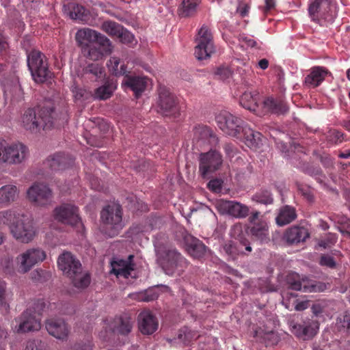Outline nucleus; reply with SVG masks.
Returning <instances> with one entry per match:
<instances>
[{
  "mask_svg": "<svg viewBox=\"0 0 350 350\" xmlns=\"http://www.w3.org/2000/svg\"><path fill=\"white\" fill-rule=\"evenodd\" d=\"M73 350H92L90 343L88 344H77L74 346Z\"/></svg>",
  "mask_w": 350,
  "mask_h": 350,
  "instance_id": "774afa93",
  "label": "nucleus"
},
{
  "mask_svg": "<svg viewBox=\"0 0 350 350\" xmlns=\"http://www.w3.org/2000/svg\"><path fill=\"white\" fill-rule=\"evenodd\" d=\"M72 163V158L61 152L49 156L44 162L46 166L55 171L65 170Z\"/></svg>",
  "mask_w": 350,
  "mask_h": 350,
  "instance_id": "b1692460",
  "label": "nucleus"
},
{
  "mask_svg": "<svg viewBox=\"0 0 350 350\" xmlns=\"http://www.w3.org/2000/svg\"><path fill=\"white\" fill-rule=\"evenodd\" d=\"M83 51L87 52L86 57L94 61L99 60L103 57V53L94 44L87 46Z\"/></svg>",
  "mask_w": 350,
  "mask_h": 350,
  "instance_id": "de8ad7c7",
  "label": "nucleus"
},
{
  "mask_svg": "<svg viewBox=\"0 0 350 350\" xmlns=\"http://www.w3.org/2000/svg\"><path fill=\"white\" fill-rule=\"evenodd\" d=\"M123 27L114 21H105L102 25V29L108 35L117 37L122 31Z\"/></svg>",
  "mask_w": 350,
  "mask_h": 350,
  "instance_id": "37998d69",
  "label": "nucleus"
},
{
  "mask_svg": "<svg viewBox=\"0 0 350 350\" xmlns=\"http://www.w3.org/2000/svg\"><path fill=\"white\" fill-rule=\"evenodd\" d=\"M46 258V252L39 247H32L18 255L15 262L18 271L26 273L36 264L44 261Z\"/></svg>",
  "mask_w": 350,
  "mask_h": 350,
  "instance_id": "1a4fd4ad",
  "label": "nucleus"
},
{
  "mask_svg": "<svg viewBox=\"0 0 350 350\" xmlns=\"http://www.w3.org/2000/svg\"><path fill=\"white\" fill-rule=\"evenodd\" d=\"M200 0H183L178 8L179 15L181 16H189L195 13L196 8Z\"/></svg>",
  "mask_w": 350,
  "mask_h": 350,
  "instance_id": "58836bf2",
  "label": "nucleus"
},
{
  "mask_svg": "<svg viewBox=\"0 0 350 350\" xmlns=\"http://www.w3.org/2000/svg\"><path fill=\"white\" fill-rule=\"evenodd\" d=\"M27 197L36 206H45L51 204L53 193L46 185L34 183L27 190Z\"/></svg>",
  "mask_w": 350,
  "mask_h": 350,
  "instance_id": "ddd939ff",
  "label": "nucleus"
},
{
  "mask_svg": "<svg viewBox=\"0 0 350 350\" xmlns=\"http://www.w3.org/2000/svg\"><path fill=\"white\" fill-rule=\"evenodd\" d=\"M286 283L288 287L294 291H302L304 292L314 291L315 286L308 285V280L300 278V275L296 273H288L286 276Z\"/></svg>",
  "mask_w": 350,
  "mask_h": 350,
  "instance_id": "cd10ccee",
  "label": "nucleus"
},
{
  "mask_svg": "<svg viewBox=\"0 0 350 350\" xmlns=\"http://www.w3.org/2000/svg\"><path fill=\"white\" fill-rule=\"evenodd\" d=\"M241 133H243V137L247 146L256 148L261 144L262 135L260 133L255 131L246 126H243Z\"/></svg>",
  "mask_w": 350,
  "mask_h": 350,
  "instance_id": "72a5a7b5",
  "label": "nucleus"
},
{
  "mask_svg": "<svg viewBox=\"0 0 350 350\" xmlns=\"http://www.w3.org/2000/svg\"><path fill=\"white\" fill-rule=\"evenodd\" d=\"M309 237L310 233L306 228L294 226L285 230L283 239L288 245H294L304 242Z\"/></svg>",
  "mask_w": 350,
  "mask_h": 350,
  "instance_id": "412c9836",
  "label": "nucleus"
},
{
  "mask_svg": "<svg viewBox=\"0 0 350 350\" xmlns=\"http://www.w3.org/2000/svg\"><path fill=\"white\" fill-rule=\"evenodd\" d=\"M237 243L232 241H228L223 245L224 252L232 258H235L237 255L243 253V250L241 247L242 245H237Z\"/></svg>",
  "mask_w": 350,
  "mask_h": 350,
  "instance_id": "c03bdc74",
  "label": "nucleus"
},
{
  "mask_svg": "<svg viewBox=\"0 0 350 350\" xmlns=\"http://www.w3.org/2000/svg\"><path fill=\"white\" fill-rule=\"evenodd\" d=\"M133 257H134L133 255H129L126 260L121 259V260H118L117 261H113L111 263V266H112L111 272L115 274L117 273V270L119 268L124 269V267H126V266L129 265V263H132Z\"/></svg>",
  "mask_w": 350,
  "mask_h": 350,
  "instance_id": "3c124183",
  "label": "nucleus"
},
{
  "mask_svg": "<svg viewBox=\"0 0 350 350\" xmlns=\"http://www.w3.org/2000/svg\"><path fill=\"white\" fill-rule=\"evenodd\" d=\"M98 33L91 29L79 30L76 33V40L81 44L88 45V43L95 42L98 38Z\"/></svg>",
  "mask_w": 350,
  "mask_h": 350,
  "instance_id": "4c0bfd02",
  "label": "nucleus"
},
{
  "mask_svg": "<svg viewBox=\"0 0 350 350\" xmlns=\"http://www.w3.org/2000/svg\"><path fill=\"white\" fill-rule=\"evenodd\" d=\"M230 236L232 238L237 240L239 245L245 247V250L247 252L252 251V247L250 245L249 241L245 238V235L243 230V227L241 224H234L230 229Z\"/></svg>",
  "mask_w": 350,
  "mask_h": 350,
  "instance_id": "c9c22d12",
  "label": "nucleus"
},
{
  "mask_svg": "<svg viewBox=\"0 0 350 350\" xmlns=\"http://www.w3.org/2000/svg\"><path fill=\"white\" fill-rule=\"evenodd\" d=\"M308 12L311 21L320 25L333 23L338 15L335 0H310Z\"/></svg>",
  "mask_w": 350,
  "mask_h": 350,
  "instance_id": "39448f33",
  "label": "nucleus"
},
{
  "mask_svg": "<svg viewBox=\"0 0 350 350\" xmlns=\"http://www.w3.org/2000/svg\"><path fill=\"white\" fill-rule=\"evenodd\" d=\"M319 265L330 269H334L336 267V262L334 257L328 254L321 255L319 260Z\"/></svg>",
  "mask_w": 350,
  "mask_h": 350,
  "instance_id": "603ef678",
  "label": "nucleus"
},
{
  "mask_svg": "<svg viewBox=\"0 0 350 350\" xmlns=\"http://www.w3.org/2000/svg\"><path fill=\"white\" fill-rule=\"evenodd\" d=\"M45 56L41 52L33 50L27 55V66L36 83H44L51 77Z\"/></svg>",
  "mask_w": 350,
  "mask_h": 350,
  "instance_id": "423d86ee",
  "label": "nucleus"
},
{
  "mask_svg": "<svg viewBox=\"0 0 350 350\" xmlns=\"http://www.w3.org/2000/svg\"><path fill=\"white\" fill-rule=\"evenodd\" d=\"M18 189L14 185H5L0 187V204L8 206L17 198Z\"/></svg>",
  "mask_w": 350,
  "mask_h": 350,
  "instance_id": "2f4dec72",
  "label": "nucleus"
},
{
  "mask_svg": "<svg viewBox=\"0 0 350 350\" xmlns=\"http://www.w3.org/2000/svg\"><path fill=\"white\" fill-rule=\"evenodd\" d=\"M342 327H346L348 330H350V312H347L342 317Z\"/></svg>",
  "mask_w": 350,
  "mask_h": 350,
  "instance_id": "338daca9",
  "label": "nucleus"
},
{
  "mask_svg": "<svg viewBox=\"0 0 350 350\" xmlns=\"http://www.w3.org/2000/svg\"><path fill=\"white\" fill-rule=\"evenodd\" d=\"M57 265L59 269L71 279L75 287L83 288L90 284V275L82 274L81 262L70 252H65L62 254L57 259Z\"/></svg>",
  "mask_w": 350,
  "mask_h": 350,
  "instance_id": "7ed1b4c3",
  "label": "nucleus"
},
{
  "mask_svg": "<svg viewBox=\"0 0 350 350\" xmlns=\"http://www.w3.org/2000/svg\"><path fill=\"white\" fill-rule=\"evenodd\" d=\"M64 10L70 18L82 23L90 20L89 11L83 5L75 3H70L64 5Z\"/></svg>",
  "mask_w": 350,
  "mask_h": 350,
  "instance_id": "a878e982",
  "label": "nucleus"
},
{
  "mask_svg": "<svg viewBox=\"0 0 350 350\" xmlns=\"http://www.w3.org/2000/svg\"><path fill=\"white\" fill-rule=\"evenodd\" d=\"M265 5L262 8L265 14H267L269 11L273 10L275 6V0H265Z\"/></svg>",
  "mask_w": 350,
  "mask_h": 350,
  "instance_id": "e2e57ef3",
  "label": "nucleus"
},
{
  "mask_svg": "<svg viewBox=\"0 0 350 350\" xmlns=\"http://www.w3.org/2000/svg\"><path fill=\"white\" fill-rule=\"evenodd\" d=\"M14 320L16 324L13 330L17 334L36 332L41 328L40 319L32 313L31 308L27 309Z\"/></svg>",
  "mask_w": 350,
  "mask_h": 350,
  "instance_id": "f8f14e48",
  "label": "nucleus"
},
{
  "mask_svg": "<svg viewBox=\"0 0 350 350\" xmlns=\"http://www.w3.org/2000/svg\"><path fill=\"white\" fill-rule=\"evenodd\" d=\"M138 324L139 329L143 334H152L158 328L157 318L149 311H144L139 314Z\"/></svg>",
  "mask_w": 350,
  "mask_h": 350,
  "instance_id": "5701e85b",
  "label": "nucleus"
},
{
  "mask_svg": "<svg viewBox=\"0 0 350 350\" xmlns=\"http://www.w3.org/2000/svg\"><path fill=\"white\" fill-rule=\"evenodd\" d=\"M46 307V303L43 299H38L36 300L32 306V313L36 315H40L42 312L44 310V308Z\"/></svg>",
  "mask_w": 350,
  "mask_h": 350,
  "instance_id": "5fc2aeb1",
  "label": "nucleus"
},
{
  "mask_svg": "<svg viewBox=\"0 0 350 350\" xmlns=\"http://www.w3.org/2000/svg\"><path fill=\"white\" fill-rule=\"evenodd\" d=\"M218 127L226 135L241 138V130L243 127V120L227 111H221L215 116Z\"/></svg>",
  "mask_w": 350,
  "mask_h": 350,
  "instance_id": "6e6552de",
  "label": "nucleus"
},
{
  "mask_svg": "<svg viewBox=\"0 0 350 350\" xmlns=\"http://www.w3.org/2000/svg\"><path fill=\"white\" fill-rule=\"evenodd\" d=\"M216 208L221 214L235 218H245L250 213L249 206L236 201L219 200L216 203Z\"/></svg>",
  "mask_w": 350,
  "mask_h": 350,
  "instance_id": "dca6fc26",
  "label": "nucleus"
},
{
  "mask_svg": "<svg viewBox=\"0 0 350 350\" xmlns=\"http://www.w3.org/2000/svg\"><path fill=\"white\" fill-rule=\"evenodd\" d=\"M95 42H97L100 46H103V50L106 53H111L113 49L111 42L104 35L98 33V38L96 39Z\"/></svg>",
  "mask_w": 350,
  "mask_h": 350,
  "instance_id": "8fccbe9b",
  "label": "nucleus"
},
{
  "mask_svg": "<svg viewBox=\"0 0 350 350\" xmlns=\"http://www.w3.org/2000/svg\"><path fill=\"white\" fill-rule=\"evenodd\" d=\"M208 189L213 192H219L222 187V181L219 179H213L208 183Z\"/></svg>",
  "mask_w": 350,
  "mask_h": 350,
  "instance_id": "4d7b16f0",
  "label": "nucleus"
},
{
  "mask_svg": "<svg viewBox=\"0 0 350 350\" xmlns=\"http://www.w3.org/2000/svg\"><path fill=\"white\" fill-rule=\"evenodd\" d=\"M331 72L325 67L314 66L310 68L309 74L305 77L304 83L309 88H317Z\"/></svg>",
  "mask_w": 350,
  "mask_h": 350,
  "instance_id": "4be33fe9",
  "label": "nucleus"
},
{
  "mask_svg": "<svg viewBox=\"0 0 350 350\" xmlns=\"http://www.w3.org/2000/svg\"><path fill=\"white\" fill-rule=\"evenodd\" d=\"M67 111L61 112L59 117L54 111L51 103H46L38 109L29 108L25 111L21 118V125L27 131L37 133L42 129L52 127L57 122V118L62 121H67Z\"/></svg>",
  "mask_w": 350,
  "mask_h": 350,
  "instance_id": "f257e3e1",
  "label": "nucleus"
},
{
  "mask_svg": "<svg viewBox=\"0 0 350 350\" xmlns=\"http://www.w3.org/2000/svg\"><path fill=\"white\" fill-rule=\"evenodd\" d=\"M252 200L256 203L268 205L273 202V198L269 191L262 189L254 194L252 197Z\"/></svg>",
  "mask_w": 350,
  "mask_h": 350,
  "instance_id": "79ce46f5",
  "label": "nucleus"
},
{
  "mask_svg": "<svg viewBox=\"0 0 350 350\" xmlns=\"http://www.w3.org/2000/svg\"><path fill=\"white\" fill-rule=\"evenodd\" d=\"M216 75H217L220 79L224 80L231 76V71L228 68H219L216 72Z\"/></svg>",
  "mask_w": 350,
  "mask_h": 350,
  "instance_id": "052dcab7",
  "label": "nucleus"
},
{
  "mask_svg": "<svg viewBox=\"0 0 350 350\" xmlns=\"http://www.w3.org/2000/svg\"><path fill=\"white\" fill-rule=\"evenodd\" d=\"M129 72L124 76L122 86L131 90L136 98L141 96L147 86L148 78L141 76L129 75Z\"/></svg>",
  "mask_w": 350,
  "mask_h": 350,
  "instance_id": "6ab92c4d",
  "label": "nucleus"
},
{
  "mask_svg": "<svg viewBox=\"0 0 350 350\" xmlns=\"http://www.w3.org/2000/svg\"><path fill=\"white\" fill-rule=\"evenodd\" d=\"M27 155V148L22 144L5 146V163L17 164L23 162Z\"/></svg>",
  "mask_w": 350,
  "mask_h": 350,
  "instance_id": "aec40b11",
  "label": "nucleus"
},
{
  "mask_svg": "<svg viewBox=\"0 0 350 350\" xmlns=\"http://www.w3.org/2000/svg\"><path fill=\"white\" fill-rule=\"evenodd\" d=\"M265 112L281 115L288 112L289 108L285 100L282 98L268 97L262 102Z\"/></svg>",
  "mask_w": 350,
  "mask_h": 350,
  "instance_id": "393cba45",
  "label": "nucleus"
},
{
  "mask_svg": "<svg viewBox=\"0 0 350 350\" xmlns=\"http://www.w3.org/2000/svg\"><path fill=\"white\" fill-rule=\"evenodd\" d=\"M291 332L298 338L308 340L313 338L319 330V323L317 321L308 319L303 324L291 323Z\"/></svg>",
  "mask_w": 350,
  "mask_h": 350,
  "instance_id": "f3484780",
  "label": "nucleus"
},
{
  "mask_svg": "<svg viewBox=\"0 0 350 350\" xmlns=\"http://www.w3.org/2000/svg\"><path fill=\"white\" fill-rule=\"evenodd\" d=\"M329 137L335 144L340 143L343 139V133L337 130L331 131Z\"/></svg>",
  "mask_w": 350,
  "mask_h": 350,
  "instance_id": "13d9d810",
  "label": "nucleus"
},
{
  "mask_svg": "<svg viewBox=\"0 0 350 350\" xmlns=\"http://www.w3.org/2000/svg\"><path fill=\"white\" fill-rule=\"evenodd\" d=\"M116 89V83L111 80H107L104 85L95 90L94 97L99 100H107L112 96Z\"/></svg>",
  "mask_w": 350,
  "mask_h": 350,
  "instance_id": "f704fd0d",
  "label": "nucleus"
},
{
  "mask_svg": "<svg viewBox=\"0 0 350 350\" xmlns=\"http://www.w3.org/2000/svg\"><path fill=\"white\" fill-rule=\"evenodd\" d=\"M157 107L158 112L165 116L176 117L180 111L177 98L164 86H161L159 89Z\"/></svg>",
  "mask_w": 350,
  "mask_h": 350,
  "instance_id": "9b49d317",
  "label": "nucleus"
},
{
  "mask_svg": "<svg viewBox=\"0 0 350 350\" xmlns=\"http://www.w3.org/2000/svg\"><path fill=\"white\" fill-rule=\"evenodd\" d=\"M7 284L5 282L0 280V309L5 312L10 310V304L7 299Z\"/></svg>",
  "mask_w": 350,
  "mask_h": 350,
  "instance_id": "a18cd8bd",
  "label": "nucleus"
},
{
  "mask_svg": "<svg viewBox=\"0 0 350 350\" xmlns=\"http://www.w3.org/2000/svg\"><path fill=\"white\" fill-rule=\"evenodd\" d=\"M53 216L57 221L64 224L72 226L81 224L79 209L73 204H63L56 207L53 211Z\"/></svg>",
  "mask_w": 350,
  "mask_h": 350,
  "instance_id": "4468645a",
  "label": "nucleus"
},
{
  "mask_svg": "<svg viewBox=\"0 0 350 350\" xmlns=\"http://www.w3.org/2000/svg\"><path fill=\"white\" fill-rule=\"evenodd\" d=\"M249 10L250 5L247 3L241 1L239 2L237 6V12L239 13L242 17H244L247 15Z\"/></svg>",
  "mask_w": 350,
  "mask_h": 350,
  "instance_id": "bf43d9fd",
  "label": "nucleus"
},
{
  "mask_svg": "<svg viewBox=\"0 0 350 350\" xmlns=\"http://www.w3.org/2000/svg\"><path fill=\"white\" fill-rule=\"evenodd\" d=\"M134 268L135 264L133 262L129 263V265L124 269L119 268L115 275L118 277L121 276L124 278H128L131 275V271L134 270Z\"/></svg>",
  "mask_w": 350,
  "mask_h": 350,
  "instance_id": "6e6d98bb",
  "label": "nucleus"
},
{
  "mask_svg": "<svg viewBox=\"0 0 350 350\" xmlns=\"http://www.w3.org/2000/svg\"><path fill=\"white\" fill-rule=\"evenodd\" d=\"M297 217L295 208L289 205L282 206L278 210L275 222L279 226H286L296 219Z\"/></svg>",
  "mask_w": 350,
  "mask_h": 350,
  "instance_id": "7c9ffc66",
  "label": "nucleus"
},
{
  "mask_svg": "<svg viewBox=\"0 0 350 350\" xmlns=\"http://www.w3.org/2000/svg\"><path fill=\"white\" fill-rule=\"evenodd\" d=\"M185 241L189 254L195 258H202L206 252V245L199 239L191 235L185 237Z\"/></svg>",
  "mask_w": 350,
  "mask_h": 350,
  "instance_id": "c85d7f7f",
  "label": "nucleus"
},
{
  "mask_svg": "<svg viewBox=\"0 0 350 350\" xmlns=\"http://www.w3.org/2000/svg\"><path fill=\"white\" fill-rule=\"evenodd\" d=\"M5 142H0V164L5 163Z\"/></svg>",
  "mask_w": 350,
  "mask_h": 350,
  "instance_id": "0e129e2a",
  "label": "nucleus"
},
{
  "mask_svg": "<svg viewBox=\"0 0 350 350\" xmlns=\"http://www.w3.org/2000/svg\"><path fill=\"white\" fill-rule=\"evenodd\" d=\"M156 256L158 265L169 275H180L188 266L187 259L176 249L163 250L157 247Z\"/></svg>",
  "mask_w": 350,
  "mask_h": 350,
  "instance_id": "20e7f679",
  "label": "nucleus"
},
{
  "mask_svg": "<svg viewBox=\"0 0 350 350\" xmlns=\"http://www.w3.org/2000/svg\"><path fill=\"white\" fill-rule=\"evenodd\" d=\"M259 100V94L258 93L245 92L240 98V104L247 110L257 113L258 112Z\"/></svg>",
  "mask_w": 350,
  "mask_h": 350,
  "instance_id": "473e14b6",
  "label": "nucleus"
},
{
  "mask_svg": "<svg viewBox=\"0 0 350 350\" xmlns=\"http://www.w3.org/2000/svg\"><path fill=\"white\" fill-rule=\"evenodd\" d=\"M118 38L124 44H131L134 41V36L124 28H122Z\"/></svg>",
  "mask_w": 350,
  "mask_h": 350,
  "instance_id": "864d4df0",
  "label": "nucleus"
},
{
  "mask_svg": "<svg viewBox=\"0 0 350 350\" xmlns=\"http://www.w3.org/2000/svg\"><path fill=\"white\" fill-rule=\"evenodd\" d=\"M84 74L90 75L89 78L92 80L98 81L105 78L106 74L104 68L98 63L88 64L83 69Z\"/></svg>",
  "mask_w": 350,
  "mask_h": 350,
  "instance_id": "e433bc0d",
  "label": "nucleus"
},
{
  "mask_svg": "<svg viewBox=\"0 0 350 350\" xmlns=\"http://www.w3.org/2000/svg\"><path fill=\"white\" fill-rule=\"evenodd\" d=\"M100 219L109 232H106L109 237L117 235L122 228V213L120 205H108L100 213Z\"/></svg>",
  "mask_w": 350,
  "mask_h": 350,
  "instance_id": "0eeeda50",
  "label": "nucleus"
},
{
  "mask_svg": "<svg viewBox=\"0 0 350 350\" xmlns=\"http://www.w3.org/2000/svg\"><path fill=\"white\" fill-rule=\"evenodd\" d=\"M185 337L183 338V335L179 334V338L181 339L185 344L188 345L193 338H197L198 336L196 334H193L191 331H185L184 332Z\"/></svg>",
  "mask_w": 350,
  "mask_h": 350,
  "instance_id": "680f3d73",
  "label": "nucleus"
},
{
  "mask_svg": "<svg viewBox=\"0 0 350 350\" xmlns=\"http://www.w3.org/2000/svg\"><path fill=\"white\" fill-rule=\"evenodd\" d=\"M129 297L139 301L149 302L157 299L158 293L154 289H147L143 292L131 293Z\"/></svg>",
  "mask_w": 350,
  "mask_h": 350,
  "instance_id": "a19ab883",
  "label": "nucleus"
},
{
  "mask_svg": "<svg viewBox=\"0 0 350 350\" xmlns=\"http://www.w3.org/2000/svg\"><path fill=\"white\" fill-rule=\"evenodd\" d=\"M133 319L128 314H122L113 321V332L120 335L126 336L132 331Z\"/></svg>",
  "mask_w": 350,
  "mask_h": 350,
  "instance_id": "bb28decb",
  "label": "nucleus"
},
{
  "mask_svg": "<svg viewBox=\"0 0 350 350\" xmlns=\"http://www.w3.org/2000/svg\"><path fill=\"white\" fill-rule=\"evenodd\" d=\"M48 333L59 340H66L69 329L65 321L61 319H49L45 321Z\"/></svg>",
  "mask_w": 350,
  "mask_h": 350,
  "instance_id": "a211bd4d",
  "label": "nucleus"
},
{
  "mask_svg": "<svg viewBox=\"0 0 350 350\" xmlns=\"http://www.w3.org/2000/svg\"><path fill=\"white\" fill-rule=\"evenodd\" d=\"M250 232L254 239L261 243H268L270 241L269 226L265 221L254 224L250 228Z\"/></svg>",
  "mask_w": 350,
  "mask_h": 350,
  "instance_id": "c756f323",
  "label": "nucleus"
},
{
  "mask_svg": "<svg viewBox=\"0 0 350 350\" xmlns=\"http://www.w3.org/2000/svg\"><path fill=\"white\" fill-rule=\"evenodd\" d=\"M2 224L8 226L14 238L23 243L32 241L36 234L32 221L14 210L0 211V225Z\"/></svg>",
  "mask_w": 350,
  "mask_h": 350,
  "instance_id": "f03ea898",
  "label": "nucleus"
},
{
  "mask_svg": "<svg viewBox=\"0 0 350 350\" xmlns=\"http://www.w3.org/2000/svg\"><path fill=\"white\" fill-rule=\"evenodd\" d=\"M120 61L118 57H112L107 64L109 70L115 76H124L127 73L125 65L119 68Z\"/></svg>",
  "mask_w": 350,
  "mask_h": 350,
  "instance_id": "ea45409f",
  "label": "nucleus"
},
{
  "mask_svg": "<svg viewBox=\"0 0 350 350\" xmlns=\"http://www.w3.org/2000/svg\"><path fill=\"white\" fill-rule=\"evenodd\" d=\"M23 350H48L44 343L40 340H32L27 342Z\"/></svg>",
  "mask_w": 350,
  "mask_h": 350,
  "instance_id": "09e8293b",
  "label": "nucleus"
},
{
  "mask_svg": "<svg viewBox=\"0 0 350 350\" xmlns=\"http://www.w3.org/2000/svg\"><path fill=\"white\" fill-rule=\"evenodd\" d=\"M195 56L199 60L206 59L214 52L213 36L209 27L205 25L200 29L196 39Z\"/></svg>",
  "mask_w": 350,
  "mask_h": 350,
  "instance_id": "9d476101",
  "label": "nucleus"
},
{
  "mask_svg": "<svg viewBox=\"0 0 350 350\" xmlns=\"http://www.w3.org/2000/svg\"><path fill=\"white\" fill-rule=\"evenodd\" d=\"M222 163V157L216 150L202 153L200 156L199 171L203 178L219 169Z\"/></svg>",
  "mask_w": 350,
  "mask_h": 350,
  "instance_id": "2eb2a0df",
  "label": "nucleus"
},
{
  "mask_svg": "<svg viewBox=\"0 0 350 350\" xmlns=\"http://www.w3.org/2000/svg\"><path fill=\"white\" fill-rule=\"evenodd\" d=\"M312 312L316 316L319 315L323 311V306L321 303H315L312 307Z\"/></svg>",
  "mask_w": 350,
  "mask_h": 350,
  "instance_id": "69168bd1",
  "label": "nucleus"
},
{
  "mask_svg": "<svg viewBox=\"0 0 350 350\" xmlns=\"http://www.w3.org/2000/svg\"><path fill=\"white\" fill-rule=\"evenodd\" d=\"M194 137L198 139H204L208 137L215 136L213 134L212 130L207 126L198 125L194 127L193 129Z\"/></svg>",
  "mask_w": 350,
  "mask_h": 350,
  "instance_id": "49530a36",
  "label": "nucleus"
}]
</instances>
